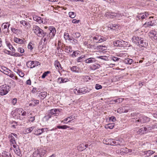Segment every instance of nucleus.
Returning <instances> with one entry per match:
<instances>
[{
    "label": "nucleus",
    "mask_w": 157,
    "mask_h": 157,
    "mask_svg": "<svg viewBox=\"0 0 157 157\" xmlns=\"http://www.w3.org/2000/svg\"><path fill=\"white\" fill-rule=\"evenodd\" d=\"M33 31L36 35L40 37H44L47 34L46 32H44L42 29L36 25L33 26Z\"/></svg>",
    "instance_id": "1"
},
{
    "label": "nucleus",
    "mask_w": 157,
    "mask_h": 157,
    "mask_svg": "<svg viewBox=\"0 0 157 157\" xmlns=\"http://www.w3.org/2000/svg\"><path fill=\"white\" fill-rule=\"evenodd\" d=\"M48 30L49 32V36L47 35V36L44 38L43 40L44 42L49 40L50 39L52 38L55 36L56 33V30L54 27H49Z\"/></svg>",
    "instance_id": "2"
},
{
    "label": "nucleus",
    "mask_w": 157,
    "mask_h": 157,
    "mask_svg": "<svg viewBox=\"0 0 157 157\" xmlns=\"http://www.w3.org/2000/svg\"><path fill=\"white\" fill-rule=\"evenodd\" d=\"M9 87L5 84L0 86V95H4L6 94L9 91Z\"/></svg>",
    "instance_id": "3"
},
{
    "label": "nucleus",
    "mask_w": 157,
    "mask_h": 157,
    "mask_svg": "<svg viewBox=\"0 0 157 157\" xmlns=\"http://www.w3.org/2000/svg\"><path fill=\"white\" fill-rule=\"evenodd\" d=\"M127 42L123 40H117L113 42L114 46L117 47H125L127 45Z\"/></svg>",
    "instance_id": "4"
},
{
    "label": "nucleus",
    "mask_w": 157,
    "mask_h": 157,
    "mask_svg": "<svg viewBox=\"0 0 157 157\" xmlns=\"http://www.w3.org/2000/svg\"><path fill=\"white\" fill-rule=\"evenodd\" d=\"M20 23L24 26L26 30H28L30 28L31 25L27 21L22 20L20 21Z\"/></svg>",
    "instance_id": "5"
},
{
    "label": "nucleus",
    "mask_w": 157,
    "mask_h": 157,
    "mask_svg": "<svg viewBox=\"0 0 157 157\" xmlns=\"http://www.w3.org/2000/svg\"><path fill=\"white\" fill-rule=\"evenodd\" d=\"M149 14L147 13H144L138 14L137 17L139 20L143 19L148 16Z\"/></svg>",
    "instance_id": "6"
},
{
    "label": "nucleus",
    "mask_w": 157,
    "mask_h": 157,
    "mask_svg": "<svg viewBox=\"0 0 157 157\" xmlns=\"http://www.w3.org/2000/svg\"><path fill=\"white\" fill-rule=\"evenodd\" d=\"M60 113V111L59 109H51L49 112V113L51 115H54L55 116H58L59 115Z\"/></svg>",
    "instance_id": "7"
},
{
    "label": "nucleus",
    "mask_w": 157,
    "mask_h": 157,
    "mask_svg": "<svg viewBox=\"0 0 157 157\" xmlns=\"http://www.w3.org/2000/svg\"><path fill=\"white\" fill-rule=\"evenodd\" d=\"M127 148H121L120 149H118L116 151V153L120 155H122L127 154Z\"/></svg>",
    "instance_id": "8"
},
{
    "label": "nucleus",
    "mask_w": 157,
    "mask_h": 157,
    "mask_svg": "<svg viewBox=\"0 0 157 157\" xmlns=\"http://www.w3.org/2000/svg\"><path fill=\"white\" fill-rule=\"evenodd\" d=\"M116 13L114 12H107L105 15V16L107 18H116L117 15Z\"/></svg>",
    "instance_id": "9"
},
{
    "label": "nucleus",
    "mask_w": 157,
    "mask_h": 157,
    "mask_svg": "<svg viewBox=\"0 0 157 157\" xmlns=\"http://www.w3.org/2000/svg\"><path fill=\"white\" fill-rule=\"evenodd\" d=\"M147 43L145 40H144L142 39H141L140 41L139 44H138L140 47H146L147 46Z\"/></svg>",
    "instance_id": "10"
},
{
    "label": "nucleus",
    "mask_w": 157,
    "mask_h": 157,
    "mask_svg": "<svg viewBox=\"0 0 157 157\" xmlns=\"http://www.w3.org/2000/svg\"><path fill=\"white\" fill-rule=\"evenodd\" d=\"M42 149H37L36 151L33 154V157H40L42 154H41L40 152L42 151Z\"/></svg>",
    "instance_id": "11"
},
{
    "label": "nucleus",
    "mask_w": 157,
    "mask_h": 157,
    "mask_svg": "<svg viewBox=\"0 0 157 157\" xmlns=\"http://www.w3.org/2000/svg\"><path fill=\"white\" fill-rule=\"evenodd\" d=\"M94 41V42L96 43L99 42L100 41H101L100 42H101V41H105L106 40V38H104L102 39L101 37H100L99 36L98 37H94L93 38Z\"/></svg>",
    "instance_id": "12"
},
{
    "label": "nucleus",
    "mask_w": 157,
    "mask_h": 157,
    "mask_svg": "<svg viewBox=\"0 0 157 157\" xmlns=\"http://www.w3.org/2000/svg\"><path fill=\"white\" fill-rule=\"evenodd\" d=\"M141 39L138 36H134L132 37V40L133 42L136 43L138 45V44H139L140 41Z\"/></svg>",
    "instance_id": "13"
},
{
    "label": "nucleus",
    "mask_w": 157,
    "mask_h": 157,
    "mask_svg": "<svg viewBox=\"0 0 157 157\" xmlns=\"http://www.w3.org/2000/svg\"><path fill=\"white\" fill-rule=\"evenodd\" d=\"M148 120V119L145 116L140 117L139 119L137 121H136V123L137 122H140L141 123H144L146 122Z\"/></svg>",
    "instance_id": "14"
},
{
    "label": "nucleus",
    "mask_w": 157,
    "mask_h": 157,
    "mask_svg": "<svg viewBox=\"0 0 157 157\" xmlns=\"http://www.w3.org/2000/svg\"><path fill=\"white\" fill-rule=\"evenodd\" d=\"M34 20L37 22L39 23L40 24L43 23V24L45 23V22H44L43 19H42L40 17H38L37 16H35L33 17Z\"/></svg>",
    "instance_id": "15"
},
{
    "label": "nucleus",
    "mask_w": 157,
    "mask_h": 157,
    "mask_svg": "<svg viewBox=\"0 0 157 157\" xmlns=\"http://www.w3.org/2000/svg\"><path fill=\"white\" fill-rule=\"evenodd\" d=\"M126 106H124L119 108L117 110V111L118 112L120 113H127L128 112V110L127 109H126Z\"/></svg>",
    "instance_id": "16"
},
{
    "label": "nucleus",
    "mask_w": 157,
    "mask_h": 157,
    "mask_svg": "<svg viewBox=\"0 0 157 157\" xmlns=\"http://www.w3.org/2000/svg\"><path fill=\"white\" fill-rule=\"evenodd\" d=\"M108 28H110L111 29L115 30L118 28L119 26L116 24H110L108 25Z\"/></svg>",
    "instance_id": "17"
},
{
    "label": "nucleus",
    "mask_w": 157,
    "mask_h": 157,
    "mask_svg": "<svg viewBox=\"0 0 157 157\" xmlns=\"http://www.w3.org/2000/svg\"><path fill=\"white\" fill-rule=\"evenodd\" d=\"M147 132L146 128L144 127L139 129L137 132V133L139 134H143Z\"/></svg>",
    "instance_id": "18"
},
{
    "label": "nucleus",
    "mask_w": 157,
    "mask_h": 157,
    "mask_svg": "<svg viewBox=\"0 0 157 157\" xmlns=\"http://www.w3.org/2000/svg\"><path fill=\"white\" fill-rule=\"evenodd\" d=\"M14 148V151L15 153L18 155L20 156L21 153L20 149L16 145V147H13Z\"/></svg>",
    "instance_id": "19"
},
{
    "label": "nucleus",
    "mask_w": 157,
    "mask_h": 157,
    "mask_svg": "<svg viewBox=\"0 0 157 157\" xmlns=\"http://www.w3.org/2000/svg\"><path fill=\"white\" fill-rule=\"evenodd\" d=\"M70 69L73 72L78 73L79 72V68L76 66H73L70 67Z\"/></svg>",
    "instance_id": "20"
},
{
    "label": "nucleus",
    "mask_w": 157,
    "mask_h": 157,
    "mask_svg": "<svg viewBox=\"0 0 157 157\" xmlns=\"http://www.w3.org/2000/svg\"><path fill=\"white\" fill-rule=\"evenodd\" d=\"M7 70L8 69L4 67H2L0 68V71L6 75L9 74L8 71H7Z\"/></svg>",
    "instance_id": "21"
},
{
    "label": "nucleus",
    "mask_w": 157,
    "mask_h": 157,
    "mask_svg": "<svg viewBox=\"0 0 157 157\" xmlns=\"http://www.w3.org/2000/svg\"><path fill=\"white\" fill-rule=\"evenodd\" d=\"M100 65L98 63H95L91 66L90 68L91 70H95L96 69L99 68L100 67Z\"/></svg>",
    "instance_id": "22"
},
{
    "label": "nucleus",
    "mask_w": 157,
    "mask_h": 157,
    "mask_svg": "<svg viewBox=\"0 0 157 157\" xmlns=\"http://www.w3.org/2000/svg\"><path fill=\"white\" fill-rule=\"evenodd\" d=\"M11 30L13 33L17 35L21 33V31L19 29H16L15 28H11Z\"/></svg>",
    "instance_id": "23"
},
{
    "label": "nucleus",
    "mask_w": 157,
    "mask_h": 157,
    "mask_svg": "<svg viewBox=\"0 0 157 157\" xmlns=\"http://www.w3.org/2000/svg\"><path fill=\"white\" fill-rule=\"evenodd\" d=\"M34 128V126H32V127L26 128L25 130V133L28 134L30 133Z\"/></svg>",
    "instance_id": "24"
},
{
    "label": "nucleus",
    "mask_w": 157,
    "mask_h": 157,
    "mask_svg": "<svg viewBox=\"0 0 157 157\" xmlns=\"http://www.w3.org/2000/svg\"><path fill=\"white\" fill-rule=\"evenodd\" d=\"M96 60L94 58H90L86 60V62L87 63H90L95 62Z\"/></svg>",
    "instance_id": "25"
},
{
    "label": "nucleus",
    "mask_w": 157,
    "mask_h": 157,
    "mask_svg": "<svg viewBox=\"0 0 157 157\" xmlns=\"http://www.w3.org/2000/svg\"><path fill=\"white\" fill-rule=\"evenodd\" d=\"M124 62L126 64H131L133 62V60L129 58L125 59L124 60Z\"/></svg>",
    "instance_id": "26"
},
{
    "label": "nucleus",
    "mask_w": 157,
    "mask_h": 157,
    "mask_svg": "<svg viewBox=\"0 0 157 157\" xmlns=\"http://www.w3.org/2000/svg\"><path fill=\"white\" fill-rule=\"evenodd\" d=\"M146 130L147 131V132H150V131H151L153 129H154L155 128H157V127H156V125L152 126H147L146 127H145Z\"/></svg>",
    "instance_id": "27"
},
{
    "label": "nucleus",
    "mask_w": 157,
    "mask_h": 157,
    "mask_svg": "<svg viewBox=\"0 0 157 157\" xmlns=\"http://www.w3.org/2000/svg\"><path fill=\"white\" fill-rule=\"evenodd\" d=\"M10 141L11 143V145L12 146L11 147H12V146L13 147H16V141L15 138L13 139H10Z\"/></svg>",
    "instance_id": "28"
},
{
    "label": "nucleus",
    "mask_w": 157,
    "mask_h": 157,
    "mask_svg": "<svg viewBox=\"0 0 157 157\" xmlns=\"http://www.w3.org/2000/svg\"><path fill=\"white\" fill-rule=\"evenodd\" d=\"M157 32L155 31H151L150 33H149L148 35L149 36L151 37V39L153 40V38Z\"/></svg>",
    "instance_id": "29"
},
{
    "label": "nucleus",
    "mask_w": 157,
    "mask_h": 157,
    "mask_svg": "<svg viewBox=\"0 0 157 157\" xmlns=\"http://www.w3.org/2000/svg\"><path fill=\"white\" fill-rule=\"evenodd\" d=\"M14 41L17 43L21 44L23 43V40L22 39L15 37L14 39Z\"/></svg>",
    "instance_id": "30"
},
{
    "label": "nucleus",
    "mask_w": 157,
    "mask_h": 157,
    "mask_svg": "<svg viewBox=\"0 0 157 157\" xmlns=\"http://www.w3.org/2000/svg\"><path fill=\"white\" fill-rule=\"evenodd\" d=\"M114 124L112 123V124H109L106 125L105 126V127L106 128H109L110 129H113L114 127Z\"/></svg>",
    "instance_id": "31"
},
{
    "label": "nucleus",
    "mask_w": 157,
    "mask_h": 157,
    "mask_svg": "<svg viewBox=\"0 0 157 157\" xmlns=\"http://www.w3.org/2000/svg\"><path fill=\"white\" fill-rule=\"evenodd\" d=\"M2 156L3 157H11L10 153L8 152L4 151L2 153Z\"/></svg>",
    "instance_id": "32"
},
{
    "label": "nucleus",
    "mask_w": 157,
    "mask_h": 157,
    "mask_svg": "<svg viewBox=\"0 0 157 157\" xmlns=\"http://www.w3.org/2000/svg\"><path fill=\"white\" fill-rule=\"evenodd\" d=\"M43 131L42 129H37L36 131H35L34 134L36 135H40L43 133Z\"/></svg>",
    "instance_id": "33"
},
{
    "label": "nucleus",
    "mask_w": 157,
    "mask_h": 157,
    "mask_svg": "<svg viewBox=\"0 0 157 157\" xmlns=\"http://www.w3.org/2000/svg\"><path fill=\"white\" fill-rule=\"evenodd\" d=\"M116 141L117 144L120 145H122L124 144L123 143H122V141H123V139L121 138L116 139Z\"/></svg>",
    "instance_id": "34"
},
{
    "label": "nucleus",
    "mask_w": 157,
    "mask_h": 157,
    "mask_svg": "<svg viewBox=\"0 0 157 157\" xmlns=\"http://www.w3.org/2000/svg\"><path fill=\"white\" fill-rule=\"evenodd\" d=\"M16 72L19 76L21 77H23L24 76V74L20 70L17 69V70Z\"/></svg>",
    "instance_id": "35"
},
{
    "label": "nucleus",
    "mask_w": 157,
    "mask_h": 157,
    "mask_svg": "<svg viewBox=\"0 0 157 157\" xmlns=\"http://www.w3.org/2000/svg\"><path fill=\"white\" fill-rule=\"evenodd\" d=\"M6 43L7 46L9 47L10 50H12L13 51H15V49L10 43H9L8 42H6Z\"/></svg>",
    "instance_id": "36"
},
{
    "label": "nucleus",
    "mask_w": 157,
    "mask_h": 157,
    "mask_svg": "<svg viewBox=\"0 0 157 157\" xmlns=\"http://www.w3.org/2000/svg\"><path fill=\"white\" fill-rule=\"evenodd\" d=\"M153 151L149 150L146 151L145 154L147 156H149L155 153Z\"/></svg>",
    "instance_id": "37"
},
{
    "label": "nucleus",
    "mask_w": 157,
    "mask_h": 157,
    "mask_svg": "<svg viewBox=\"0 0 157 157\" xmlns=\"http://www.w3.org/2000/svg\"><path fill=\"white\" fill-rule=\"evenodd\" d=\"M74 93L77 95H79L81 93V91L79 89L76 88L74 90Z\"/></svg>",
    "instance_id": "38"
},
{
    "label": "nucleus",
    "mask_w": 157,
    "mask_h": 157,
    "mask_svg": "<svg viewBox=\"0 0 157 157\" xmlns=\"http://www.w3.org/2000/svg\"><path fill=\"white\" fill-rule=\"evenodd\" d=\"M55 65L58 69H59L61 68V65L58 61H56L55 62Z\"/></svg>",
    "instance_id": "39"
},
{
    "label": "nucleus",
    "mask_w": 157,
    "mask_h": 157,
    "mask_svg": "<svg viewBox=\"0 0 157 157\" xmlns=\"http://www.w3.org/2000/svg\"><path fill=\"white\" fill-rule=\"evenodd\" d=\"M64 38L66 40H71L72 39L70 37V36L68 33H65L64 36Z\"/></svg>",
    "instance_id": "40"
},
{
    "label": "nucleus",
    "mask_w": 157,
    "mask_h": 157,
    "mask_svg": "<svg viewBox=\"0 0 157 157\" xmlns=\"http://www.w3.org/2000/svg\"><path fill=\"white\" fill-rule=\"evenodd\" d=\"M81 35L79 33L76 32L74 33L73 34V36L75 38H77L80 36Z\"/></svg>",
    "instance_id": "41"
},
{
    "label": "nucleus",
    "mask_w": 157,
    "mask_h": 157,
    "mask_svg": "<svg viewBox=\"0 0 157 157\" xmlns=\"http://www.w3.org/2000/svg\"><path fill=\"white\" fill-rule=\"evenodd\" d=\"M17 135L13 133H12L9 136V137L10 139H13L15 138V137L17 138Z\"/></svg>",
    "instance_id": "42"
},
{
    "label": "nucleus",
    "mask_w": 157,
    "mask_h": 157,
    "mask_svg": "<svg viewBox=\"0 0 157 157\" xmlns=\"http://www.w3.org/2000/svg\"><path fill=\"white\" fill-rule=\"evenodd\" d=\"M153 24V22H152V21H151L150 22H148L147 23V22H146L144 24V25L145 26V27H146L147 25V26H152Z\"/></svg>",
    "instance_id": "43"
},
{
    "label": "nucleus",
    "mask_w": 157,
    "mask_h": 157,
    "mask_svg": "<svg viewBox=\"0 0 157 157\" xmlns=\"http://www.w3.org/2000/svg\"><path fill=\"white\" fill-rule=\"evenodd\" d=\"M69 127L68 126L64 125L63 126H58L57 128L59 129H66L67 128H69Z\"/></svg>",
    "instance_id": "44"
},
{
    "label": "nucleus",
    "mask_w": 157,
    "mask_h": 157,
    "mask_svg": "<svg viewBox=\"0 0 157 157\" xmlns=\"http://www.w3.org/2000/svg\"><path fill=\"white\" fill-rule=\"evenodd\" d=\"M69 17L72 18H74L76 16L75 13L73 12H69Z\"/></svg>",
    "instance_id": "45"
},
{
    "label": "nucleus",
    "mask_w": 157,
    "mask_h": 157,
    "mask_svg": "<svg viewBox=\"0 0 157 157\" xmlns=\"http://www.w3.org/2000/svg\"><path fill=\"white\" fill-rule=\"evenodd\" d=\"M99 49H101L102 50H106L107 48L105 46L103 45H99L97 47Z\"/></svg>",
    "instance_id": "46"
},
{
    "label": "nucleus",
    "mask_w": 157,
    "mask_h": 157,
    "mask_svg": "<svg viewBox=\"0 0 157 157\" xmlns=\"http://www.w3.org/2000/svg\"><path fill=\"white\" fill-rule=\"evenodd\" d=\"M47 93L46 92H44L41 93V98L43 99L47 96Z\"/></svg>",
    "instance_id": "47"
},
{
    "label": "nucleus",
    "mask_w": 157,
    "mask_h": 157,
    "mask_svg": "<svg viewBox=\"0 0 157 157\" xmlns=\"http://www.w3.org/2000/svg\"><path fill=\"white\" fill-rule=\"evenodd\" d=\"M15 112L17 111L19 115H21V113H22V111H23V110L22 108H20L16 110H15Z\"/></svg>",
    "instance_id": "48"
},
{
    "label": "nucleus",
    "mask_w": 157,
    "mask_h": 157,
    "mask_svg": "<svg viewBox=\"0 0 157 157\" xmlns=\"http://www.w3.org/2000/svg\"><path fill=\"white\" fill-rule=\"evenodd\" d=\"M126 151H127V154L128 153L130 155H131L132 153H135L134 151V150L132 151V150L131 149H128L127 148V150H126Z\"/></svg>",
    "instance_id": "49"
},
{
    "label": "nucleus",
    "mask_w": 157,
    "mask_h": 157,
    "mask_svg": "<svg viewBox=\"0 0 157 157\" xmlns=\"http://www.w3.org/2000/svg\"><path fill=\"white\" fill-rule=\"evenodd\" d=\"M81 93L84 94L86 93H88L89 92L88 90H87V89H82V90H81Z\"/></svg>",
    "instance_id": "50"
},
{
    "label": "nucleus",
    "mask_w": 157,
    "mask_h": 157,
    "mask_svg": "<svg viewBox=\"0 0 157 157\" xmlns=\"http://www.w3.org/2000/svg\"><path fill=\"white\" fill-rule=\"evenodd\" d=\"M49 71H47L44 72L42 76V78H45V77L47 75V74L50 73Z\"/></svg>",
    "instance_id": "51"
},
{
    "label": "nucleus",
    "mask_w": 157,
    "mask_h": 157,
    "mask_svg": "<svg viewBox=\"0 0 157 157\" xmlns=\"http://www.w3.org/2000/svg\"><path fill=\"white\" fill-rule=\"evenodd\" d=\"M79 52L78 51H75L73 53L72 56L73 57H75L79 54Z\"/></svg>",
    "instance_id": "52"
},
{
    "label": "nucleus",
    "mask_w": 157,
    "mask_h": 157,
    "mask_svg": "<svg viewBox=\"0 0 157 157\" xmlns=\"http://www.w3.org/2000/svg\"><path fill=\"white\" fill-rule=\"evenodd\" d=\"M67 78H64V79H63L62 78H59V80H61V81H60V82H65L67 81Z\"/></svg>",
    "instance_id": "53"
},
{
    "label": "nucleus",
    "mask_w": 157,
    "mask_h": 157,
    "mask_svg": "<svg viewBox=\"0 0 157 157\" xmlns=\"http://www.w3.org/2000/svg\"><path fill=\"white\" fill-rule=\"evenodd\" d=\"M108 140H110L111 142H112L113 144H115L116 145L117 144V141H116V139L115 140L114 139H109Z\"/></svg>",
    "instance_id": "54"
},
{
    "label": "nucleus",
    "mask_w": 157,
    "mask_h": 157,
    "mask_svg": "<svg viewBox=\"0 0 157 157\" xmlns=\"http://www.w3.org/2000/svg\"><path fill=\"white\" fill-rule=\"evenodd\" d=\"M102 88V86L99 84H97L95 86V88L97 90H99Z\"/></svg>",
    "instance_id": "55"
},
{
    "label": "nucleus",
    "mask_w": 157,
    "mask_h": 157,
    "mask_svg": "<svg viewBox=\"0 0 157 157\" xmlns=\"http://www.w3.org/2000/svg\"><path fill=\"white\" fill-rule=\"evenodd\" d=\"M11 55L12 56H21L22 55H21L19 54L18 53H12Z\"/></svg>",
    "instance_id": "56"
},
{
    "label": "nucleus",
    "mask_w": 157,
    "mask_h": 157,
    "mask_svg": "<svg viewBox=\"0 0 157 157\" xmlns=\"http://www.w3.org/2000/svg\"><path fill=\"white\" fill-rule=\"evenodd\" d=\"M17 51L18 52H20L21 53H23L24 52V49L21 48H18Z\"/></svg>",
    "instance_id": "57"
},
{
    "label": "nucleus",
    "mask_w": 157,
    "mask_h": 157,
    "mask_svg": "<svg viewBox=\"0 0 157 157\" xmlns=\"http://www.w3.org/2000/svg\"><path fill=\"white\" fill-rule=\"evenodd\" d=\"M38 65H40L39 63L38 62H34V64L33 66L31 67V68L35 67L36 66H37Z\"/></svg>",
    "instance_id": "58"
},
{
    "label": "nucleus",
    "mask_w": 157,
    "mask_h": 157,
    "mask_svg": "<svg viewBox=\"0 0 157 157\" xmlns=\"http://www.w3.org/2000/svg\"><path fill=\"white\" fill-rule=\"evenodd\" d=\"M79 22V20H77L76 19H73L72 21V22L73 23L77 24Z\"/></svg>",
    "instance_id": "59"
},
{
    "label": "nucleus",
    "mask_w": 157,
    "mask_h": 157,
    "mask_svg": "<svg viewBox=\"0 0 157 157\" xmlns=\"http://www.w3.org/2000/svg\"><path fill=\"white\" fill-rule=\"evenodd\" d=\"M84 56H81L79 57L78 58V59H77L78 62H81V60H82V58H84Z\"/></svg>",
    "instance_id": "60"
},
{
    "label": "nucleus",
    "mask_w": 157,
    "mask_h": 157,
    "mask_svg": "<svg viewBox=\"0 0 157 157\" xmlns=\"http://www.w3.org/2000/svg\"><path fill=\"white\" fill-rule=\"evenodd\" d=\"M116 120V118L114 117H111L109 118V120L113 122L115 121Z\"/></svg>",
    "instance_id": "61"
},
{
    "label": "nucleus",
    "mask_w": 157,
    "mask_h": 157,
    "mask_svg": "<svg viewBox=\"0 0 157 157\" xmlns=\"http://www.w3.org/2000/svg\"><path fill=\"white\" fill-rule=\"evenodd\" d=\"M69 120L68 121V122H71L72 121L74 120L75 119V117H68Z\"/></svg>",
    "instance_id": "62"
},
{
    "label": "nucleus",
    "mask_w": 157,
    "mask_h": 157,
    "mask_svg": "<svg viewBox=\"0 0 157 157\" xmlns=\"http://www.w3.org/2000/svg\"><path fill=\"white\" fill-rule=\"evenodd\" d=\"M28 48L29 49H30L31 50H32L33 49V47H32V45L30 43H29L28 44Z\"/></svg>",
    "instance_id": "63"
},
{
    "label": "nucleus",
    "mask_w": 157,
    "mask_h": 157,
    "mask_svg": "<svg viewBox=\"0 0 157 157\" xmlns=\"http://www.w3.org/2000/svg\"><path fill=\"white\" fill-rule=\"evenodd\" d=\"M119 58L116 57H113L112 58V60L114 61H118L119 59Z\"/></svg>",
    "instance_id": "64"
}]
</instances>
